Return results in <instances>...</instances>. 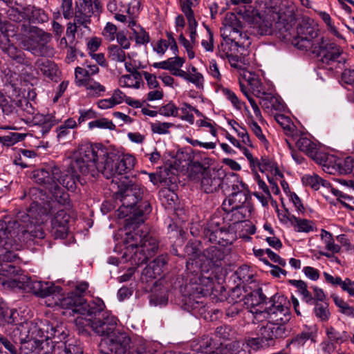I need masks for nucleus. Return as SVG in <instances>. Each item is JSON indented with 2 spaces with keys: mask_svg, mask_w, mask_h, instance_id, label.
<instances>
[{
  "mask_svg": "<svg viewBox=\"0 0 354 354\" xmlns=\"http://www.w3.org/2000/svg\"><path fill=\"white\" fill-rule=\"evenodd\" d=\"M332 298L335 305L339 308V312L346 316L354 318V308L350 306L346 302H345L342 298L339 297L336 295H333Z\"/></svg>",
  "mask_w": 354,
  "mask_h": 354,
  "instance_id": "49",
  "label": "nucleus"
},
{
  "mask_svg": "<svg viewBox=\"0 0 354 354\" xmlns=\"http://www.w3.org/2000/svg\"><path fill=\"white\" fill-rule=\"evenodd\" d=\"M274 298L275 296L270 298L268 301L270 305L266 307L262 313L268 322L274 324L285 326L290 319L289 308L280 303H276Z\"/></svg>",
  "mask_w": 354,
  "mask_h": 354,
  "instance_id": "18",
  "label": "nucleus"
},
{
  "mask_svg": "<svg viewBox=\"0 0 354 354\" xmlns=\"http://www.w3.org/2000/svg\"><path fill=\"white\" fill-rule=\"evenodd\" d=\"M109 57L117 62H123L126 59L124 49L117 45H111L108 47Z\"/></svg>",
  "mask_w": 354,
  "mask_h": 354,
  "instance_id": "48",
  "label": "nucleus"
},
{
  "mask_svg": "<svg viewBox=\"0 0 354 354\" xmlns=\"http://www.w3.org/2000/svg\"><path fill=\"white\" fill-rule=\"evenodd\" d=\"M29 196L32 202L27 212H19L16 218L7 224L9 227L21 233L24 241L36 238L44 239L45 232L41 224L44 223L46 217L53 213V206L48 201L46 190L32 187L29 190Z\"/></svg>",
  "mask_w": 354,
  "mask_h": 354,
  "instance_id": "1",
  "label": "nucleus"
},
{
  "mask_svg": "<svg viewBox=\"0 0 354 354\" xmlns=\"http://www.w3.org/2000/svg\"><path fill=\"white\" fill-rule=\"evenodd\" d=\"M75 301L71 298L59 299L55 304L63 308L71 309L74 313L91 317H99L105 311L104 301L100 298L94 299L91 303H87L85 299L75 297Z\"/></svg>",
  "mask_w": 354,
  "mask_h": 354,
  "instance_id": "7",
  "label": "nucleus"
},
{
  "mask_svg": "<svg viewBox=\"0 0 354 354\" xmlns=\"http://www.w3.org/2000/svg\"><path fill=\"white\" fill-rule=\"evenodd\" d=\"M216 336L223 340H230L234 337V332L230 326L223 325L216 328Z\"/></svg>",
  "mask_w": 354,
  "mask_h": 354,
  "instance_id": "53",
  "label": "nucleus"
},
{
  "mask_svg": "<svg viewBox=\"0 0 354 354\" xmlns=\"http://www.w3.org/2000/svg\"><path fill=\"white\" fill-rule=\"evenodd\" d=\"M252 207H231V209H223L227 213V218L233 223H238L243 221L250 216Z\"/></svg>",
  "mask_w": 354,
  "mask_h": 354,
  "instance_id": "38",
  "label": "nucleus"
},
{
  "mask_svg": "<svg viewBox=\"0 0 354 354\" xmlns=\"http://www.w3.org/2000/svg\"><path fill=\"white\" fill-rule=\"evenodd\" d=\"M296 145L301 152L306 154H316L317 145L308 138H300L296 142Z\"/></svg>",
  "mask_w": 354,
  "mask_h": 354,
  "instance_id": "43",
  "label": "nucleus"
},
{
  "mask_svg": "<svg viewBox=\"0 0 354 354\" xmlns=\"http://www.w3.org/2000/svg\"><path fill=\"white\" fill-rule=\"evenodd\" d=\"M101 160L99 161V156H80L77 158L75 167L79 169L80 173L84 176L91 174L95 176L97 171H100L107 179L113 178L112 182L118 184L120 182L119 177L115 176V158L113 156H100Z\"/></svg>",
  "mask_w": 354,
  "mask_h": 354,
  "instance_id": "6",
  "label": "nucleus"
},
{
  "mask_svg": "<svg viewBox=\"0 0 354 354\" xmlns=\"http://www.w3.org/2000/svg\"><path fill=\"white\" fill-rule=\"evenodd\" d=\"M51 39V35L41 30H39L35 37L24 42V50L34 56L50 57L53 55V48L47 44Z\"/></svg>",
  "mask_w": 354,
  "mask_h": 354,
  "instance_id": "13",
  "label": "nucleus"
},
{
  "mask_svg": "<svg viewBox=\"0 0 354 354\" xmlns=\"http://www.w3.org/2000/svg\"><path fill=\"white\" fill-rule=\"evenodd\" d=\"M76 162L77 159L71 164V168L64 171H62L60 169L56 166L53 167L51 170V175L53 176L57 183L62 185L63 187L71 191L75 190L78 183L81 185L86 183V180L77 174V171H80V170L75 166Z\"/></svg>",
  "mask_w": 354,
  "mask_h": 354,
  "instance_id": "14",
  "label": "nucleus"
},
{
  "mask_svg": "<svg viewBox=\"0 0 354 354\" xmlns=\"http://www.w3.org/2000/svg\"><path fill=\"white\" fill-rule=\"evenodd\" d=\"M250 167L252 172L256 175L257 171L262 173L271 172L274 176L283 177L277 164L270 156H247Z\"/></svg>",
  "mask_w": 354,
  "mask_h": 354,
  "instance_id": "21",
  "label": "nucleus"
},
{
  "mask_svg": "<svg viewBox=\"0 0 354 354\" xmlns=\"http://www.w3.org/2000/svg\"><path fill=\"white\" fill-rule=\"evenodd\" d=\"M142 80H136L132 74L124 75L120 78V84L122 86L133 87L136 88H140V81Z\"/></svg>",
  "mask_w": 354,
  "mask_h": 354,
  "instance_id": "57",
  "label": "nucleus"
},
{
  "mask_svg": "<svg viewBox=\"0 0 354 354\" xmlns=\"http://www.w3.org/2000/svg\"><path fill=\"white\" fill-rule=\"evenodd\" d=\"M259 100V104L263 110L270 115H274V111H281L284 109L281 100L271 93H263Z\"/></svg>",
  "mask_w": 354,
  "mask_h": 354,
  "instance_id": "28",
  "label": "nucleus"
},
{
  "mask_svg": "<svg viewBox=\"0 0 354 354\" xmlns=\"http://www.w3.org/2000/svg\"><path fill=\"white\" fill-rule=\"evenodd\" d=\"M239 347V343L236 341L229 342L226 344H221V346L209 354H234V351L235 348Z\"/></svg>",
  "mask_w": 354,
  "mask_h": 354,
  "instance_id": "54",
  "label": "nucleus"
},
{
  "mask_svg": "<svg viewBox=\"0 0 354 354\" xmlns=\"http://www.w3.org/2000/svg\"><path fill=\"white\" fill-rule=\"evenodd\" d=\"M118 190L115 193V198L122 205L119 211L122 216L129 218L126 220V230H131L134 225L143 223L147 215L151 212V205L147 201L142 200L143 192L136 184V178L132 176H123L118 183Z\"/></svg>",
  "mask_w": 354,
  "mask_h": 354,
  "instance_id": "2",
  "label": "nucleus"
},
{
  "mask_svg": "<svg viewBox=\"0 0 354 354\" xmlns=\"http://www.w3.org/2000/svg\"><path fill=\"white\" fill-rule=\"evenodd\" d=\"M313 312L315 317L322 322H327L330 317L329 304L327 301L315 303Z\"/></svg>",
  "mask_w": 354,
  "mask_h": 354,
  "instance_id": "44",
  "label": "nucleus"
},
{
  "mask_svg": "<svg viewBox=\"0 0 354 354\" xmlns=\"http://www.w3.org/2000/svg\"><path fill=\"white\" fill-rule=\"evenodd\" d=\"M204 235L212 243L221 246L231 245L236 239L233 232L225 227H221L220 218H212L204 229Z\"/></svg>",
  "mask_w": 354,
  "mask_h": 354,
  "instance_id": "10",
  "label": "nucleus"
},
{
  "mask_svg": "<svg viewBox=\"0 0 354 354\" xmlns=\"http://www.w3.org/2000/svg\"><path fill=\"white\" fill-rule=\"evenodd\" d=\"M223 25L236 28L237 29L243 30L242 23L238 19L236 15L233 12H228L226 14Z\"/></svg>",
  "mask_w": 354,
  "mask_h": 354,
  "instance_id": "59",
  "label": "nucleus"
},
{
  "mask_svg": "<svg viewBox=\"0 0 354 354\" xmlns=\"http://www.w3.org/2000/svg\"><path fill=\"white\" fill-rule=\"evenodd\" d=\"M288 330L285 326L268 323L261 327L258 333V338L253 339L257 345L269 346L274 344L275 339L283 338L288 335Z\"/></svg>",
  "mask_w": 354,
  "mask_h": 354,
  "instance_id": "16",
  "label": "nucleus"
},
{
  "mask_svg": "<svg viewBox=\"0 0 354 354\" xmlns=\"http://www.w3.org/2000/svg\"><path fill=\"white\" fill-rule=\"evenodd\" d=\"M86 325H89L92 329L99 335H106L107 337H113L117 326V319L109 312L102 313V316L94 317L86 320Z\"/></svg>",
  "mask_w": 354,
  "mask_h": 354,
  "instance_id": "17",
  "label": "nucleus"
},
{
  "mask_svg": "<svg viewBox=\"0 0 354 354\" xmlns=\"http://www.w3.org/2000/svg\"><path fill=\"white\" fill-rule=\"evenodd\" d=\"M26 134L17 132H9L1 136V146L10 147L24 139Z\"/></svg>",
  "mask_w": 354,
  "mask_h": 354,
  "instance_id": "47",
  "label": "nucleus"
},
{
  "mask_svg": "<svg viewBox=\"0 0 354 354\" xmlns=\"http://www.w3.org/2000/svg\"><path fill=\"white\" fill-rule=\"evenodd\" d=\"M274 119L283 129L290 131L293 129V123L289 117L283 114H275Z\"/></svg>",
  "mask_w": 354,
  "mask_h": 354,
  "instance_id": "60",
  "label": "nucleus"
},
{
  "mask_svg": "<svg viewBox=\"0 0 354 354\" xmlns=\"http://www.w3.org/2000/svg\"><path fill=\"white\" fill-rule=\"evenodd\" d=\"M88 127L90 129L97 127L100 129H108L110 130L115 129V125L112 122V121L109 120L105 118L90 122L88 123Z\"/></svg>",
  "mask_w": 354,
  "mask_h": 354,
  "instance_id": "55",
  "label": "nucleus"
},
{
  "mask_svg": "<svg viewBox=\"0 0 354 354\" xmlns=\"http://www.w3.org/2000/svg\"><path fill=\"white\" fill-rule=\"evenodd\" d=\"M10 36L12 35L9 32L0 35V51L16 64L32 71L34 66L32 59L11 42Z\"/></svg>",
  "mask_w": 354,
  "mask_h": 354,
  "instance_id": "11",
  "label": "nucleus"
},
{
  "mask_svg": "<svg viewBox=\"0 0 354 354\" xmlns=\"http://www.w3.org/2000/svg\"><path fill=\"white\" fill-rule=\"evenodd\" d=\"M245 185L240 180L239 176L234 173H230L227 174L222 179V186L220 189H222L223 192L225 195H230L231 192H234L237 190H243V187Z\"/></svg>",
  "mask_w": 354,
  "mask_h": 354,
  "instance_id": "32",
  "label": "nucleus"
},
{
  "mask_svg": "<svg viewBox=\"0 0 354 354\" xmlns=\"http://www.w3.org/2000/svg\"><path fill=\"white\" fill-rule=\"evenodd\" d=\"M32 178L36 183L43 185L48 190L59 203L64 204L68 200V194L62 189L53 176H50L47 170L41 169L35 171Z\"/></svg>",
  "mask_w": 354,
  "mask_h": 354,
  "instance_id": "12",
  "label": "nucleus"
},
{
  "mask_svg": "<svg viewBox=\"0 0 354 354\" xmlns=\"http://www.w3.org/2000/svg\"><path fill=\"white\" fill-rule=\"evenodd\" d=\"M17 316H18V313L16 310L0 309V318H1L5 323L15 324Z\"/></svg>",
  "mask_w": 354,
  "mask_h": 354,
  "instance_id": "56",
  "label": "nucleus"
},
{
  "mask_svg": "<svg viewBox=\"0 0 354 354\" xmlns=\"http://www.w3.org/2000/svg\"><path fill=\"white\" fill-rule=\"evenodd\" d=\"M115 158V176L121 178L124 174H127L131 171L135 165L136 158L135 156H122V158L120 159V156H113Z\"/></svg>",
  "mask_w": 354,
  "mask_h": 354,
  "instance_id": "34",
  "label": "nucleus"
},
{
  "mask_svg": "<svg viewBox=\"0 0 354 354\" xmlns=\"http://www.w3.org/2000/svg\"><path fill=\"white\" fill-rule=\"evenodd\" d=\"M77 85L84 86L88 95L92 97H99L105 91V87L103 85L91 77L78 80Z\"/></svg>",
  "mask_w": 354,
  "mask_h": 354,
  "instance_id": "37",
  "label": "nucleus"
},
{
  "mask_svg": "<svg viewBox=\"0 0 354 354\" xmlns=\"http://www.w3.org/2000/svg\"><path fill=\"white\" fill-rule=\"evenodd\" d=\"M24 286L28 292L41 298L57 296L62 290L61 287L56 286L50 282H42L31 278H28Z\"/></svg>",
  "mask_w": 354,
  "mask_h": 354,
  "instance_id": "19",
  "label": "nucleus"
},
{
  "mask_svg": "<svg viewBox=\"0 0 354 354\" xmlns=\"http://www.w3.org/2000/svg\"><path fill=\"white\" fill-rule=\"evenodd\" d=\"M322 38L318 37L317 31L308 21L303 20L297 26V34L293 37L292 44L298 49L311 53Z\"/></svg>",
  "mask_w": 354,
  "mask_h": 354,
  "instance_id": "9",
  "label": "nucleus"
},
{
  "mask_svg": "<svg viewBox=\"0 0 354 354\" xmlns=\"http://www.w3.org/2000/svg\"><path fill=\"white\" fill-rule=\"evenodd\" d=\"M15 109L12 104H10L5 95L0 91V111L3 115H9Z\"/></svg>",
  "mask_w": 354,
  "mask_h": 354,
  "instance_id": "62",
  "label": "nucleus"
},
{
  "mask_svg": "<svg viewBox=\"0 0 354 354\" xmlns=\"http://www.w3.org/2000/svg\"><path fill=\"white\" fill-rule=\"evenodd\" d=\"M312 159L318 165H322L323 170L328 174L334 172L335 162L330 156H311Z\"/></svg>",
  "mask_w": 354,
  "mask_h": 354,
  "instance_id": "46",
  "label": "nucleus"
},
{
  "mask_svg": "<svg viewBox=\"0 0 354 354\" xmlns=\"http://www.w3.org/2000/svg\"><path fill=\"white\" fill-rule=\"evenodd\" d=\"M178 113V108L172 102L160 106L158 110V113L165 117H177Z\"/></svg>",
  "mask_w": 354,
  "mask_h": 354,
  "instance_id": "58",
  "label": "nucleus"
},
{
  "mask_svg": "<svg viewBox=\"0 0 354 354\" xmlns=\"http://www.w3.org/2000/svg\"><path fill=\"white\" fill-rule=\"evenodd\" d=\"M301 182L305 186H309L315 190H318L320 187L322 178L317 174L304 175L301 178Z\"/></svg>",
  "mask_w": 354,
  "mask_h": 354,
  "instance_id": "50",
  "label": "nucleus"
},
{
  "mask_svg": "<svg viewBox=\"0 0 354 354\" xmlns=\"http://www.w3.org/2000/svg\"><path fill=\"white\" fill-rule=\"evenodd\" d=\"M289 221L293 225L295 230L299 232H309L314 229V223L307 219H301L295 216L289 217Z\"/></svg>",
  "mask_w": 354,
  "mask_h": 354,
  "instance_id": "42",
  "label": "nucleus"
},
{
  "mask_svg": "<svg viewBox=\"0 0 354 354\" xmlns=\"http://www.w3.org/2000/svg\"><path fill=\"white\" fill-rule=\"evenodd\" d=\"M131 227L125 234L124 243L127 245L124 255L129 257L133 263L140 266L146 263L158 252L159 241L151 233Z\"/></svg>",
  "mask_w": 354,
  "mask_h": 354,
  "instance_id": "3",
  "label": "nucleus"
},
{
  "mask_svg": "<svg viewBox=\"0 0 354 354\" xmlns=\"http://www.w3.org/2000/svg\"><path fill=\"white\" fill-rule=\"evenodd\" d=\"M79 155H97L99 152L103 155H118L120 152L113 145L108 147L102 143H92L88 140H84L79 144L75 151Z\"/></svg>",
  "mask_w": 354,
  "mask_h": 354,
  "instance_id": "23",
  "label": "nucleus"
},
{
  "mask_svg": "<svg viewBox=\"0 0 354 354\" xmlns=\"http://www.w3.org/2000/svg\"><path fill=\"white\" fill-rule=\"evenodd\" d=\"M88 283H86V282L80 283L75 286V289L73 291H71V292H69L67 295V296L64 297V298H71V299H73V300L74 301H75L74 299H75L76 297H80L82 299H84V294H85L86 290L88 289ZM62 297H59L57 299V300H56L55 301H59V299H62Z\"/></svg>",
  "mask_w": 354,
  "mask_h": 354,
  "instance_id": "51",
  "label": "nucleus"
},
{
  "mask_svg": "<svg viewBox=\"0 0 354 354\" xmlns=\"http://www.w3.org/2000/svg\"><path fill=\"white\" fill-rule=\"evenodd\" d=\"M113 337L102 339L98 345L100 354H113Z\"/></svg>",
  "mask_w": 354,
  "mask_h": 354,
  "instance_id": "52",
  "label": "nucleus"
},
{
  "mask_svg": "<svg viewBox=\"0 0 354 354\" xmlns=\"http://www.w3.org/2000/svg\"><path fill=\"white\" fill-rule=\"evenodd\" d=\"M225 176V171L222 167L209 169L201 180V189L207 194L217 192L222 186V179Z\"/></svg>",
  "mask_w": 354,
  "mask_h": 354,
  "instance_id": "20",
  "label": "nucleus"
},
{
  "mask_svg": "<svg viewBox=\"0 0 354 354\" xmlns=\"http://www.w3.org/2000/svg\"><path fill=\"white\" fill-rule=\"evenodd\" d=\"M199 157L200 159H196L195 156H193L192 158L189 156L187 160L185 161V164L182 165V168L186 167L191 176L201 174L203 176L204 173L211 169L210 166L213 165L214 160L209 157Z\"/></svg>",
  "mask_w": 354,
  "mask_h": 354,
  "instance_id": "25",
  "label": "nucleus"
},
{
  "mask_svg": "<svg viewBox=\"0 0 354 354\" xmlns=\"http://www.w3.org/2000/svg\"><path fill=\"white\" fill-rule=\"evenodd\" d=\"M168 260L169 257L167 254L157 257L145 268V274L153 279L160 277L167 268Z\"/></svg>",
  "mask_w": 354,
  "mask_h": 354,
  "instance_id": "29",
  "label": "nucleus"
},
{
  "mask_svg": "<svg viewBox=\"0 0 354 354\" xmlns=\"http://www.w3.org/2000/svg\"><path fill=\"white\" fill-rule=\"evenodd\" d=\"M250 197L248 195L245 185L243 187V190H237L231 192L228 198L225 199L222 207L223 209H231V207H252L250 202Z\"/></svg>",
  "mask_w": 354,
  "mask_h": 354,
  "instance_id": "24",
  "label": "nucleus"
},
{
  "mask_svg": "<svg viewBox=\"0 0 354 354\" xmlns=\"http://www.w3.org/2000/svg\"><path fill=\"white\" fill-rule=\"evenodd\" d=\"M253 93L259 98L266 92L262 90V84L259 79L255 77L248 78L247 80Z\"/></svg>",
  "mask_w": 354,
  "mask_h": 354,
  "instance_id": "61",
  "label": "nucleus"
},
{
  "mask_svg": "<svg viewBox=\"0 0 354 354\" xmlns=\"http://www.w3.org/2000/svg\"><path fill=\"white\" fill-rule=\"evenodd\" d=\"M172 123L156 122L151 124L153 132L158 134H165L169 132L168 129L173 127Z\"/></svg>",
  "mask_w": 354,
  "mask_h": 354,
  "instance_id": "63",
  "label": "nucleus"
},
{
  "mask_svg": "<svg viewBox=\"0 0 354 354\" xmlns=\"http://www.w3.org/2000/svg\"><path fill=\"white\" fill-rule=\"evenodd\" d=\"M28 337L35 340V342H40L41 349H44L45 346H48V340H51L53 345L59 343H65L62 342L68 336L66 328L62 324L55 325L50 323L48 321L39 323L31 322L28 328Z\"/></svg>",
  "mask_w": 354,
  "mask_h": 354,
  "instance_id": "5",
  "label": "nucleus"
},
{
  "mask_svg": "<svg viewBox=\"0 0 354 354\" xmlns=\"http://www.w3.org/2000/svg\"><path fill=\"white\" fill-rule=\"evenodd\" d=\"M212 288L204 287L198 283H189L184 287V303L187 310L200 312L204 310L205 297L209 295Z\"/></svg>",
  "mask_w": 354,
  "mask_h": 354,
  "instance_id": "8",
  "label": "nucleus"
},
{
  "mask_svg": "<svg viewBox=\"0 0 354 354\" xmlns=\"http://www.w3.org/2000/svg\"><path fill=\"white\" fill-rule=\"evenodd\" d=\"M160 197L162 205H164L166 209H172L175 207L178 196L174 192L168 189L162 190L160 192Z\"/></svg>",
  "mask_w": 354,
  "mask_h": 354,
  "instance_id": "45",
  "label": "nucleus"
},
{
  "mask_svg": "<svg viewBox=\"0 0 354 354\" xmlns=\"http://www.w3.org/2000/svg\"><path fill=\"white\" fill-rule=\"evenodd\" d=\"M334 159L335 165H334V171H339L340 173H351L354 170V158L353 156H346L342 160L339 156H330Z\"/></svg>",
  "mask_w": 354,
  "mask_h": 354,
  "instance_id": "40",
  "label": "nucleus"
},
{
  "mask_svg": "<svg viewBox=\"0 0 354 354\" xmlns=\"http://www.w3.org/2000/svg\"><path fill=\"white\" fill-rule=\"evenodd\" d=\"M203 257L214 266H221L225 259L224 252L216 246H211L204 250Z\"/></svg>",
  "mask_w": 354,
  "mask_h": 354,
  "instance_id": "39",
  "label": "nucleus"
},
{
  "mask_svg": "<svg viewBox=\"0 0 354 354\" xmlns=\"http://www.w3.org/2000/svg\"><path fill=\"white\" fill-rule=\"evenodd\" d=\"M70 216L64 209H59L52 219L51 224L53 229L55 230V234L60 237L66 236L68 227Z\"/></svg>",
  "mask_w": 354,
  "mask_h": 354,
  "instance_id": "26",
  "label": "nucleus"
},
{
  "mask_svg": "<svg viewBox=\"0 0 354 354\" xmlns=\"http://www.w3.org/2000/svg\"><path fill=\"white\" fill-rule=\"evenodd\" d=\"M311 51L319 59V61L327 65L331 64L333 62H342L341 59H338L343 51L342 48L335 43L324 41L322 37L318 42V44L313 47Z\"/></svg>",
  "mask_w": 354,
  "mask_h": 354,
  "instance_id": "15",
  "label": "nucleus"
},
{
  "mask_svg": "<svg viewBox=\"0 0 354 354\" xmlns=\"http://www.w3.org/2000/svg\"><path fill=\"white\" fill-rule=\"evenodd\" d=\"M93 13V0H82L79 5H76L73 21L82 28L90 30L88 26Z\"/></svg>",
  "mask_w": 354,
  "mask_h": 354,
  "instance_id": "22",
  "label": "nucleus"
},
{
  "mask_svg": "<svg viewBox=\"0 0 354 354\" xmlns=\"http://www.w3.org/2000/svg\"><path fill=\"white\" fill-rule=\"evenodd\" d=\"M267 299L268 298L263 294L262 289L258 288L245 297V304L254 307L263 303L269 304Z\"/></svg>",
  "mask_w": 354,
  "mask_h": 354,
  "instance_id": "41",
  "label": "nucleus"
},
{
  "mask_svg": "<svg viewBox=\"0 0 354 354\" xmlns=\"http://www.w3.org/2000/svg\"><path fill=\"white\" fill-rule=\"evenodd\" d=\"M131 339L124 333L117 332L113 335V354H132Z\"/></svg>",
  "mask_w": 354,
  "mask_h": 354,
  "instance_id": "33",
  "label": "nucleus"
},
{
  "mask_svg": "<svg viewBox=\"0 0 354 354\" xmlns=\"http://www.w3.org/2000/svg\"><path fill=\"white\" fill-rule=\"evenodd\" d=\"M35 66L39 69L41 73L52 81L57 82L59 80L60 71L57 65L53 61L46 59H37L35 63Z\"/></svg>",
  "mask_w": 354,
  "mask_h": 354,
  "instance_id": "27",
  "label": "nucleus"
},
{
  "mask_svg": "<svg viewBox=\"0 0 354 354\" xmlns=\"http://www.w3.org/2000/svg\"><path fill=\"white\" fill-rule=\"evenodd\" d=\"M18 237L19 241H23L21 233L16 229L10 230L7 223L0 222V275L8 277H15L19 274L21 269L12 264L19 258L16 251L20 250L21 245L13 237ZM0 283L5 284V280L0 277Z\"/></svg>",
  "mask_w": 354,
  "mask_h": 354,
  "instance_id": "4",
  "label": "nucleus"
},
{
  "mask_svg": "<svg viewBox=\"0 0 354 354\" xmlns=\"http://www.w3.org/2000/svg\"><path fill=\"white\" fill-rule=\"evenodd\" d=\"M27 11L29 12L28 24H24L21 26V30L25 32L27 31L30 24H43L48 20V15L40 8L28 5Z\"/></svg>",
  "mask_w": 354,
  "mask_h": 354,
  "instance_id": "31",
  "label": "nucleus"
},
{
  "mask_svg": "<svg viewBox=\"0 0 354 354\" xmlns=\"http://www.w3.org/2000/svg\"><path fill=\"white\" fill-rule=\"evenodd\" d=\"M220 31L221 36L225 41H229L232 43H234L236 46H239V38L246 37L248 39L246 35L243 32V30L237 29L236 28L223 25Z\"/></svg>",
  "mask_w": 354,
  "mask_h": 354,
  "instance_id": "36",
  "label": "nucleus"
},
{
  "mask_svg": "<svg viewBox=\"0 0 354 354\" xmlns=\"http://www.w3.org/2000/svg\"><path fill=\"white\" fill-rule=\"evenodd\" d=\"M27 10L28 6H23L22 5L17 4L16 6L10 7L6 13L8 19L12 21L28 24L29 12Z\"/></svg>",
  "mask_w": 354,
  "mask_h": 354,
  "instance_id": "35",
  "label": "nucleus"
},
{
  "mask_svg": "<svg viewBox=\"0 0 354 354\" xmlns=\"http://www.w3.org/2000/svg\"><path fill=\"white\" fill-rule=\"evenodd\" d=\"M3 348L9 352V354H17L16 346L0 334V352L3 351Z\"/></svg>",
  "mask_w": 354,
  "mask_h": 354,
  "instance_id": "64",
  "label": "nucleus"
},
{
  "mask_svg": "<svg viewBox=\"0 0 354 354\" xmlns=\"http://www.w3.org/2000/svg\"><path fill=\"white\" fill-rule=\"evenodd\" d=\"M46 353L50 354H84L83 348L75 341L65 342L53 345L50 351L47 349Z\"/></svg>",
  "mask_w": 354,
  "mask_h": 354,
  "instance_id": "30",
  "label": "nucleus"
}]
</instances>
